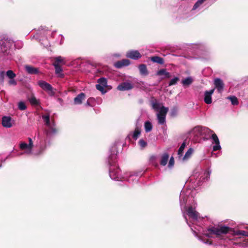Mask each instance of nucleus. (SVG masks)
Segmentation results:
<instances>
[{
	"mask_svg": "<svg viewBox=\"0 0 248 248\" xmlns=\"http://www.w3.org/2000/svg\"><path fill=\"white\" fill-rule=\"evenodd\" d=\"M211 173L209 170H206L202 175L199 172H195L190 177L188 182H187L186 186L184 187L180 194V204L184 217L191 228L195 236L199 239L205 244H211L209 240L205 241L202 238L201 234L210 238H215L219 240L226 241L229 239V235H243L248 237V232L243 230H234L231 225L227 226L220 224L209 228L207 231H203L201 225L203 219L198 212L195 210V206H189L186 208V204L190 197H193L195 194L196 188L201 186L202 182L207 180Z\"/></svg>",
	"mask_w": 248,
	"mask_h": 248,
	"instance_id": "nucleus-1",
	"label": "nucleus"
},
{
	"mask_svg": "<svg viewBox=\"0 0 248 248\" xmlns=\"http://www.w3.org/2000/svg\"><path fill=\"white\" fill-rule=\"evenodd\" d=\"M116 154L115 152L109 156L108 159L109 165V176L112 180L118 181H127L133 183L137 182L139 178L142 175L141 172H130L125 174L124 176L119 174V169L116 164Z\"/></svg>",
	"mask_w": 248,
	"mask_h": 248,
	"instance_id": "nucleus-2",
	"label": "nucleus"
},
{
	"mask_svg": "<svg viewBox=\"0 0 248 248\" xmlns=\"http://www.w3.org/2000/svg\"><path fill=\"white\" fill-rule=\"evenodd\" d=\"M190 134L195 137L209 136L211 135L212 144L215 145L213 146V151H217L221 149L219 139L215 133L209 128L202 126H195L190 132Z\"/></svg>",
	"mask_w": 248,
	"mask_h": 248,
	"instance_id": "nucleus-3",
	"label": "nucleus"
},
{
	"mask_svg": "<svg viewBox=\"0 0 248 248\" xmlns=\"http://www.w3.org/2000/svg\"><path fill=\"white\" fill-rule=\"evenodd\" d=\"M42 118L46 126V128L44 131L46 136V139L50 138L55 135L57 132V130L55 127V124L53 121L51 122L50 121L49 115H43ZM46 140L47 139H44L40 141L39 150L36 154L37 155L42 154L46 149Z\"/></svg>",
	"mask_w": 248,
	"mask_h": 248,
	"instance_id": "nucleus-4",
	"label": "nucleus"
},
{
	"mask_svg": "<svg viewBox=\"0 0 248 248\" xmlns=\"http://www.w3.org/2000/svg\"><path fill=\"white\" fill-rule=\"evenodd\" d=\"M153 108L156 111V116L158 124L163 125L166 124V117L169 110L168 108L163 106L161 103L157 101H154L152 103Z\"/></svg>",
	"mask_w": 248,
	"mask_h": 248,
	"instance_id": "nucleus-5",
	"label": "nucleus"
},
{
	"mask_svg": "<svg viewBox=\"0 0 248 248\" xmlns=\"http://www.w3.org/2000/svg\"><path fill=\"white\" fill-rule=\"evenodd\" d=\"M39 87L46 92L47 94L51 96H53L55 94V90L52 86L44 80H39L37 82Z\"/></svg>",
	"mask_w": 248,
	"mask_h": 248,
	"instance_id": "nucleus-6",
	"label": "nucleus"
},
{
	"mask_svg": "<svg viewBox=\"0 0 248 248\" xmlns=\"http://www.w3.org/2000/svg\"><path fill=\"white\" fill-rule=\"evenodd\" d=\"M13 44V41L9 38H3L0 40L1 51L6 53Z\"/></svg>",
	"mask_w": 248,
	"mask_h": 248,
	"instance_id": "nucleus-7",
	"label": "nucleus"
},
{
	"mask_svg": "<svg viewBox=\"0 0 248 248\" xmlns=\"http://www.w3.org/2000/svg\"><path fill=\"white\" fill-rule=\"evenodd\" d=\"M29 143H27L22 142L19 144V147L21 150H25V154L30 155L32 153V149L33 146V142L31 138H29Z\"/></svg>",
	"mask_w": 248,
	"mask_h": 248,
	"instance_id": "nucleus-8",
	"label": "nucleus"
},
{
	"mask_svg": "<svg viewBox=\"0 0 248 248\" xmlns=\"http://www.w3.org/2000/svg\"><path fill=\"white\" fill-rule=\"evenodd\" d=\"M126 56L128 58L137 60L141 57V54L138 50H130L126 52Z\"/></svg>",
	"mask_w": 248,
	"mask_h": 248,
	"instance_id": "nucleus-9",
	"label": "nucleus"
},
{
	"mask_svg": "<svg viewBox=\"0 0 248 248\" xmlns=\"http://www.w3.org/2000/svg\"><path fill=\"white\" fill-rule=\"evenodd\" d=\"M215 89H212L210 91H206L204 93V101L205 103L210 104L212 102V95L214 92Z\"/></svg>",
	"mask_w": 248,
	"mask_h": 248,
	"instance_id": "nucleus-10",
	"label": "nucleus"
},
{
	"mask_svg": "<svg viewBox=\"0 0 248 248\" xmlns=\"http://www.w3.org/2000/svg\"><path fill=\"white\" fill-rule=\"evenodd\" d=\"M133 85L129 82H124L120 84L117 87L119 91H127L133 88Z\"/></svg>",
	"mask_w": 248,
	"mask_h": 248,
	"instance_id": "nucleus-11",
	"label": "nucleus"
},
{
	"mask_svg": "<svg viewBox=\"0 0 248 248\" xmlns=\"http://www.w3.org/2000/svg\"><path fill=\"white\" fill-rule=\"evenodd\" d=\"M2 125L3 127L10 128L12 126L11 118L8 116H3L2 118Z\"/></svg>",
	"mask_w": 248,
	"mask_h": 248,
	"instance_id": "nucleus-12",
	"label": "nucleus"
},
{
	"mask_svg": "<svg viewBox=\"0 0 248 248\" xmlns=\"http://www.w3.org/2000/svg\"><path fill=\"white\" fill-rule=\"evenodd\" d=\"M214 84L219 93H221L223 89L224 84L222 80L217 78L214 80Z\"/></svg>",
	"mask_w": 248,
	"mask_h": 248,
	"instance_id": "nucleus-13",
	"label": "nucleus"
},
{
	"mask_svg": "<svg viewBox=\"0 0 248 248\" xmlns=\"http://www.w3.org/2000/svg\"><path fill=\"white\" fill-rule=\"evenodd\" d=\"M85 98V93H79L77 96H76L74 100V103L75 105H79L82 102Z\"/></svg>",
	"mask_w": 248,
	"mask_h": 248,
	"instance_id": "nucleus-14",
	"label": "nucleus"
},
{
	"mask_svg": "<svg viewBox=\"0 0 248 248\" xmlns=\"http://www.w3.org/2000/svg\"><path fill=\"white\" fill-rule=\"evenodd\" d=\"M61 63H54V66L55 69V73L58 77H62V69L60 65Z\"/></svg>",
	"mask_w": 248,
	"mask_h": 248,
	"instance_id": "nucleus-15",
	"label": "nucleus"
},
{
	"mask_svg": "<svg viewBox=\"0 0 248 248\" xmlns=\"http://www.w3.org/2000/svg\"><path fill=\"white\" fill-rule=\"evenodd\" d=\"M193 152H194V150L192 148H190L187 151V152L186 153L185 155L184 156H182L181 157V159H179L182 160V161H186V160H187L191 157Z\"/></svg>",
	"mask_w": 248,
	"mask_h": 248,
	"instance_id": "nucleus-16",
	"label": "nucleus"
},
{
	"mask_svg": "<svg viewBox=\"0 0 248 248\" xmlns=\"http://www.w3.org/2000/svg\"><path fill=\"white\" fill-rule=\"evenodd\" d=\"M169 157V155L168 154H163L161 157V159L160 161V165L163 166H165L168 162Z\"/></svg>",
	"mask_w": 248,
	"mask_h": 248,
	"instance_id": "nucleus-17",
	"label": "nucleus"
},
{
	"mask_svg": "<svg viewBox=\"0 0 248 248\" xmlns=\"http://www.w3.org/2000/svg\"><path fill=\"white\" fill-rule=\"evenodd\" d=\"M139 68L140 70V74L143 76H147L148 74V72L147 69V67L146 65L145 64H140L139 66Z\"/></svg>",
	"mask_w": 248,
	"mask_h": 248,
	"instance_id": "nucleus-18",
	"label": "nucleus"
},
{
	"mask_svg": "<svg viewBox=\"0 0 248 248\" xmlns=\"http://www.w3.org/2000/svg\"><path fill=\"white\" fill-rule=\"evenodd\" d=\"M25 68L28 73L30 74H35L38 73V70L37 68L31 66L26 65Z\"/></svg>",
	"mask_w": 248,
	"mask_h": 248,
	"instance_id": "nucleus-19",
	"label": "nucleus"
},
{
	"mask_svg": "<svg viewBox=\"0 0 248 248\" xmlns=\"http://www.w3.org/2000/svg\"><path fill=\"white\" fill-rule=\"evenodd\" d=\"M156 75L158 76H164L165 78H169L170 76V73L167 72L165 69L158 70L156 73Z\"/></svg>",
	"mask_w": 248,
	"mask_h": 248,
	"instance_id": "nucleus-20",
	"label": "nucleus"
},
{
	"mask_svg": "<svg viewBox=\"0 0 248 248\" xmlns=\"http://www.w3.org/2000/svg\"><path fill=\"white\" fill-rule=\"evenodd\" d=\"M140 133L141 131L140 128L138 127H137L135 128L134 131L132 133V137L133 138V139L136 140L140 136Z\"/></svg>",
	"mask_w": 248,
	"mask_h": 248,
	"instance_id": "nucleus-21",
	"label": "nucleus"
},
{
	"mask_svg": "<svg viewBox=\"0 0 248 248\" xmlns=\"http://www.w3.org/2000/svg\"><path fill=\"white\" fill-rule=\"evenodd\" d=\"M30 103L33 106H38L40 104V101L37 99L34 96H31L29 98Z\"/></svg>",
	"mask_w": 248,
	"mask_h": 248,
	"instance_id": "nucleus-22",
	"label": "nucleus"
},
{
	"mask_svg": "<svg viewBox=\"0 0 248 248\" xmlns=\"http://www.w3.org/2000/svg\"><path fill=\"white\" fill-rule=\"evenodd\" d=\"M227 99L231 101V103L232 105L236 106L239 104V102L237 98L235 96H230L227 97Z\"/></svg>",
	"mask_w": 248,
	"mask_h": 248,
	"instance_id": "nucleus-23",
	"label": "nucleus"
},
{
	"mask_svg": "<svg viewBox=\"0 0 248 248\" xmlns=\"http://www.w3.org/2000/svg\"><path fill=\"white\" fill-rule=\"evenodd\" d=\"M144 128L146 132L148 133L150 132L153 128L152 124L149 121H146L144 124Z\"/></svg>",
	"mask_w": 248,
	"mask_h": 248,
	"instance_id": "nucleus-24",
	"label": "nucleus"
},
{
	"mask_svg": "<svg viewBox=\"0 0 248 248\" xmlns=\"http://www.w3.org/2000/svg\"><path fill=\"white\" fill-rule=\"evenodd\" d=\"M66 61L67 60L62 56H58L51 59V62H63Z\"/></svg>",
	"mask_w": 248,
	"mask_h": 248,
	"instance_id": "nucleus-25",
	"label": "nucleus"
},
{
	"mask_svg": "<svg viewBox=\"0 0 248 248\" xmlns=\"http://www.w3.org/2000/svg\"><path fill=\"white\" fill-rule=\"evenodd\" d=\"M186 147L185 142H183L179 148L178 152V155L179 159H181L182 156H183V151Z\"/></svg>",
	"mask_w": 248,
	"mask_h": 248,
	"instance_id": "nucleus-26",
	"label": "nucleus"
},
{
	"mask_svg": "<svg viewBox=\"0 0 248 248\" xmlns=\"http://www.w3.org/2000/svg\"><path fill=\"white\" fill-rule=\"evenodd\" d=\"M182 84L183 85H189L192 82V79L191 77H187L182 80Z\"/></svg>",
	"mask_w": 248,
	"mask_h": 248,
	"instance_id": "nucleus-27",
	"label": "nucleus"
},
{
	"mask_svg": "<svg viewBox=\"0 0 248 248\" xmlns=\"http://www.w3.org/2000/svg\"><path fill=\"white\" fill-rule=\"evenodd\" d=\"M97 83H98V84H100L105 87H107V79H106V78H99L97 80Z\"/></svg>",
	"mask_w": 248,
	"mask_h": 248,
	"instance_id": "nucleus-28",
	"label": "nucleus"
},
{
	"mask_svg": "<svg viewBox=\"0 0 248 248\" xmlns=\"http://www.w3.org/2000/svg\"><path fill=\"white\" fill-rule=\"evenodd\" d=\"M151 60L153 62H163V58L158 56H153L151 57Z\"/></svg>",
	"mask_w": 248,
	"mask_h": 248,
	"instance_id": "nucleus-29",
	"label": "nucleus"
},
{
	"mask_svg": "<svg viewBox=\"0 0 248 248\" xmlns=\"http://www.w3.org/2000/svg\"><path fill=\"white\" fill-rule=\"evenodd\" d=\"M18 108L21 110H24L26 109L27 107L25 102L20 101L18 103Z\"/></svg>",
	"mask_w": 248,
	"mask_h": 248,
	"instance_id": "nucleus-30",
	"label": "nucleus"
},
{
	"mask_svg": "<svg viewBox=\"0 0 248 248\" xmlns=\"http://www.w3.org/2000/svg\"><path fill=\"white\" fill-rule=\"evenodd\" d=\"M6 76L9 78H14L16 75L12 70H8L6 72Z\"/></svg>",
	"mask_w": 248,
	"mask_h": 248,
	"instance_id": "nucleus-31",
	"label": "nucleus"
},
{
	"mask_svg": "<svg viewBox=\"0 0 248 248\" xmlns=\"http://www.w3.org/2000/svg\"><path fill=\"white\" fill-rule=\"evenodd\" d=\"M114 66L117 68H121L124 66H127L130 63H114Z\"/></svg>",
	"mask_w": 248,
	"mask_h": 248,
	"instance_id": "nucleus-32",
	"label": "nucleus"
},
{
	"mask_svg": "<svg viewBox=\"0 0 248 248\" xmlns=\"http://www.w3.org/2000/svg\"><path fill=\"white\" fill-rule=\"evenodd\" d=\"M104 87H105L104 86H102L100 84H96V88L99 91H100L103 94H104L106 93V91L104 90Z\"/></svg>",
	"mask_w": 248,
	"mask_h": 248,
	"instance_id": "nucleus-33",
	"label": "nucleus"
},
{
	"mask_svg": "<svg viewBox=\"0 0 248 248\" xmlns=\"http://www.w3.org/2000/svg\"><path fill=\"white\" fill-rule=\"evenodd\" d=\"M139 144L141 149L145 148L147 146V142L143 139H140L139 141Z\"/></svg>",
	"mask_w": 248,
	"mask_h": 248,
	"instance_id": "nucleus-34",
	"label": "nucleus"
},
{
	"mask_svg": "<svg viewBox=\"0 0 248 248\" xmlns=\"http://www.w3.org/2000/svg\"><path fill=\"white\" fill-rule=\"evenodd\" d=\"M179 80V78L177 77H175L172 78L169 83V86H172L175 85L177 83V81Z\"/></svg>",
	"mask_w": 248,
	"mask_h": 248,
	"instance_id": "nucleus-35",
	"label": "nucleus"
},
{
	"mask_svg": "<svg viewBox=\"0 0 248 248\" xmlns=\"http://www.w3.org/2000/svg\"><path fill=\"white\" fill-rule=\"evenodd\" d=\"M174 164V159L173 157H171L170 159L169 164H168V168L170 169H171Z\"/></svg>",
	"mask_w": 248,
	"mask_h": 248,
	"instance_id": "nucleus-36",
	"label": "nucleus"
},
{
	"mask_svg": "<svg viewBox=\"0 0 248 248\" xmlns=\"http://www.w3.org/2000/svg\"><path fill=\"white\" fill-rule=\"evenodd\" d=\"M94 101V99L93 98H90L88 99L85 105L87 106H90L92 107L93 105H92L91 103Z\"/></svg>",
	"mask_w": 248,
	"mask_h": 248,
	"instance_id": "nucleus-37",
	"label": "nucleus"
},
{
	"mask_svg": "<svg viewBox=\"0 0 248 248\" xmlns=\"http://www.w3.org/2000/svg\"><path fill=\"white\" fill-rule=\"evenodd\" d=\"M9 84L11 85H16L17 84L16 81L14 79V78H10V80L8 82Z\"/></svg>",
	"mask_w": 248,
	"mask_h": 248,
	"instance_id": "nucleus-38",
	"label": "nucleus"
},
{
	"mask_svg": "<svg viewBox=\"0 0 248 248\" xmlns=\"http://www.w3.org/2000/svg\"><path fill=\"white\" fill-rule=\"evenodd\" d=\"M177 110L176 108H173L171 111V115L173 116H175L177 114Z\"/></svg>",
	"mask_w": 248,
	"mask_h": 248,
	"instance_id": "nucleus-39",
	"label": "nucleus"
},
{
	"mask_svg": "<svg viewBox=\"0 0 248 248\" xmlns=\"http://www.w3.org/2000/svg\"><path fill=\"white\" fill-rule=\"evenodd\" d=\"M4 76V72L0 71V80L2 81L3 80Z\"/></svg>",
	"mask_w": 248,
	"mask_h": 248,
	"instance_id": "nucleus-40",
	"label": "nucleus"
},
{
	"mask_svg": "<svg viewBox=\"0 0 248 248\" xmlns=\"http://www.w3.org/2000/svg\"><path fill=\"white\" fill-rule=\"evenodd\" d=\"M206 0H198L196 3H198L199 5H202Z\"/></svg>",
	"mask_w": 248,
	"mask_h": 248,
	"instance_id": "nucleus-41",
	"label": "nucleus"
},
{
	"mask_svg": "<svg viewBox=\"0 0 248 248\" xmlns=\"http://www.w3.org/2000/svg\"><path fill=\"white\" fill-rule=\"evenodd\" d=\"M199 6H200V5H199L198 4V3L196 2V3L194 4V6H193V7L192 10H196L197 8H198Z\"/></svg>",
	"mask_w": 248,
	"mask_h": 248,
	"instance_id": "nucleus-42",
	"label": "nucleus"
},
{
	"mask_svg": "<svg viewBox=\"0 0 248 248\" xmlns=\"http://www.w3.org/2000/svg\"><path fill=\"white\" fill-rule=\"evenodd\" d=\"M117 62H129V60L126 59H123L122 61H118Z\"/></svg>",
	"mask_w": 248,
	"mask_h": 248,
	"instance_id": "nucleus-43",
	"label": "nucleus"
},
{
	"mask_svg": "<svg viewBox=\"0 0 248 248\" xmlns=\"http://www.w3.org/2000/svg\"><path fill=\"white\" fill-rule=\"evenodd\" d=\"M82 60V61H85V59H82V58H80V57H79V58H77V59H76V60Z\"/></svg>",
	"mask_w": 248,
	"mask_h": 248,
	"instance_id": "nucleus-44",
	"label": "nucleus"
},
{
	"mask_svg": "<svg viewBox=\"0 0 248 248\" xmlns=\"http://www.w3.org/2000/svg\"><path fill=\"white\" fill-rule=\"evenodd\" d=\"M1 167V165H0V167Z\"/></svg>",
	"mask_w": 248,
	"mask_h": 248,
	"instance_id": "nucleus-45",
	"label": "nucleus"
}]
</instances>
